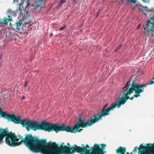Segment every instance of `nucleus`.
Here are the masks:
<instances>
[{
  "instance_id": "obj_1",
  "label": "nucleus",
  "mask_w": 154,
  "mask_h": 154,
  "mask_svg": "<svg viewBox=\"0 0 154 154\" xmlns=\"http://www.w3.org/2000/svg\"><path fill=\"white\" fill-rule=\"evenodd\" d=\"M146 87V85L139 84L134 81L131 82V79H130L127 82L125 86L123 88L122 91L120 93L121 97L116 99L118 107H120L122 105H124L129 99L132 100L134 97H130L129 96L134 91L135 94L134 97L137 98L140 96V93L143 92L144 87Z\"/></svg>"
},
{
  "instance_id": "obj_2",
  "label": "nucleus",
  "mask_w": 154,
  "mask_h": 154,
  "mask_svg": "<svg viewBox=\"0 0 154 154\" xmlns=\"http://www.w3.org/2000/svg\"><path fill=\"white\" fill-rule=\"evenodd\" d=\"M22 126L26 127L27 131H29L30 129L36 131L37 130H44L45 131L50 132L54 131L56 133L60 131H65L68 132L75 133L76 132H81L82 129L79 130L80 127L85 128L88 126H74L71 128L70 126Z\"/></svg>"
},
{
  "instance_id": "obj_3",
  "label": "nucleus",
  "mask_w": 154,
  "mask_h": 154,
  "mask_svg": "<svg viewBox=\"0 0 154 154\" xmlns=\"http://www.w3.org/2000/svg\"><path fill=\"white\" fill-rule=\"evenodd\" d=\"M117 104L116 100L115 102L112 103L110 106L106 109L103 108L100 112L97 114L92 116L89 119H87L86 122L82 120L81 115L79 114L78 122L75 123L74 125H92L101 120L103 116L105 117L109 115L110 111L113 110L116 107L119 108L120 107H118Z\"/></svg>"
},
{
  "instance_id": "obj_4",
  "label": "nucleus",
  "mask_w": 154,
  "mask_h": 154,
  "mask_svg": "<svg viewBox=\"0 0 154 154\" xmlns=\"http://www.w3.org/2000/svg\"><path fill=\"white\" fill-rule=\"evenodd\" d=\"M51 154H72L76 151L81 154L83 152L88 153L90 152V150L87 149L89 148L88 144H86V147H81L75 145L74 147H69L66 146H59L55 142H53Z\"/></svg>"
},
{
  "instance_id": "obj_5",
  "label": "nucleus",
  "mask_w": 154,
  "mask_h": 154,
  "mask_svg": "<svg viewBox=\"0 0 154 154\" xmlns=\"http://www.w3.org/2000/svg\"><path fill=\"white\" fill-rule=\"evenodd\" d=\"M140 10L146 14L148 12H150V15L152 17L148 18L146 21L147 23L144 25V36H154V9L151 8L149 9L146 7H142L140 8Z\"/></svg>"
},
{
  "instance_id": "obj_6",
  "label": "nucleus",
  "mask_w": 154,
  "mask_h": 154,
  "mask_svg": "<svg viewBox=\"0 0 154 154\" xmlns=\"http://www.w3.org/2000/svg\"><path fill=\"white\" fill-rule=\"evenodd\" d=\"M15 124H21V125H60L57 123L53 124L47 122L46 121L44 120L41 122H38L35 121L31 120L27 118L21 119V116L18 115L17 116V119Z\"/></svg>"
},
{
  "instance_id": "obj_7",
  "label": "nucleus",
  "mask_w": 154,
  "mask_h": 154,
  "mask_svg": "<svg viewBox=\"0 0 154 154\" xmlns=\"http://www.w3.org/2000/svg\"><path fill=\"white\" fill-rule=\"evenodd\" d=\"M35 0V5H32L30 4L29 2V0H27L26 1L23 2L22 4V5L23 6L25 4H26V8H28L29 6L34 7L36 5V6L34 8L33 12H34L35 13L39 12L41 9L44 8L45 2L42 1H38V0Z\"/></svg>"
},
{
  "instance_id": "obj_8",
  "label": "nucleus",
  "mask_w": 154,
  "mask_h": 154,
  "mask_svg": "<svg viewBox=\"0 0 154 154\" xmlns=\"http://www.w3.org/2000/svg\"><path fill=\"white\" fill-rule=\"evenodd\" d=\"M1 98H0V100ZM0 117H2L5 119H7L9 121L15 123L17 119V116H16L14 114L10 115L7 113L6 112H3L0 108Z\"/></svg>"
},
{
  "instance_id": "obj_9",
  "label": "nucleus",
  "mask_w": 154,
  "mask_h": 154,
  "mask_svg": "<svg viewBox=\"0 0 154 154\" xmlns=\"http://www.w3.org/2000/svg\"><path fill=\"white\" fill-rule=\"evenodd\" d=\"M22 20L24 21V23L25 25L27 24L30 23L31 20V17L28 11L26 12V14L23 16Z\"/></svg>"
},
{
  "instance_id": "obj_10",
  "label": "nucleus",
  "mask_w": 154,
  "mask_h": 154,
  "mask_svg": "<svg viewBox=\"0 0 154 154\" xmlns=\"http://www.w3.org/2000/svg\"><path fill=\"white\" fill-rule=\"evenodd\" d=\"M17 10L13 11L11 9H10L8 11L7 13L8 18V21H12V16L15 17L17 15Z\"/></svg>"
},
{
  "instance_id": "obj_11",
  "label": "nucleus",
  "mask_w": 154,
  "mask_h": 154,
  "mask_svg": "<svg viewBox=\"0 0 154 154\" xmlns=\"http://www.w3.org/2000/svg\"><path fill=\"white\" fill-rule=\"evenodd\" d=\"M92 150L94 154H101L100 147L97 144L94 145L93 147L92 148Z\"/></svg>"
},
{
  "instance_id": "obj_12",
  "label": "nucleus",
  "mask_w": 154,
  "mask_h": 154,
  "mask_svg": "<svg viewBox=\"0 0 154 154\" xmlns=\"http://www.w3.org/2000/svg\"><path fill=\"white\" fill-rule=\"evenodd\" d=\"M21 21L22 20H20L19 21L17 22L14 25V26L18 30H20L22 29L21 26L22 23Z\"/></svg>"
},
{
  "instance_id": "obj_13",
  "label": "nucleus",
  "mask_w": 154,
  "mask_h": 154,
  "mask_svg": "<svg viewBox=\"0 0 154 154\" xmlns=\"http://www.w3.org/2000/svg\"><path fill=\"white\" fill-rule=\"evenodd\" d=\"M126 151L125 147H123L122 146H120L116 150L117 153L120 154H124Z\"/></svg>"
},
{
  "instance_id": "obj_14",
  "label": "nucleus",
  "mask_w": 154,
  "mask_h": 154,
  "mask_svg": "<svg viewBox=\"0 0 154 154\" xmlns=\"http://www.w3.org/2000/svg\"><path fill=\"white\" fill-rule=\"evenodd\" d=\"M8 18L7 19L6 17H5L2 19L0 21L1 24L6 25L9 21H8Z\"/></svg>"
},
{
  "instance_id": "obj_15",
  "label": "nucleus",
  "mask_w": 154,
  "mask_h": 154,
  "mask_svg": "<svg viewBox=\"0 0 154 154\" xmlns=\"http://www.w3.org/2000/svg\"><path fill=\"white\" fill-rule=\"evenodd\" d=\"M122 45L121 44H119V45L117 47L116 49L115 50V52H117L119 50L122 48Z\"/></svg>"
},
{
  "instance_id": "obj_16",
  "label": "nucleus",
  "mask_w": 154,
  "mask_h": 154,
  "mask_svg": "<svg viewBox=\"0 0 154 154\" xmlns=\"http://www.w3.org/2000/svg\"><path fill=\"white\" fill-rule=\"evenodd\" d=\"M146 148H148V149H149V148H151V149H154V144L153 145V146H148L147 147H145Z\"/></svg>"
},
{
  "instance_id": "obj_17",
  "label": "nucleus",
  "mask_w": 154,
  "mask_h": 154,
  "mask_svg": "<svg viewBox=\"0 0 154 154\" xmlns=\"http://www.w3.org/2000/svg\"><path fill=\"white\" fill-rule=\"evenodd\" d=\"M65 2V1L64 0H61L59 3V5H62V4L64 3Z\"/></svg>"
},
{
  "instance_id": "obj_18",
  "label": "nucleus",
  "mask_w": 154,
  "mask_h": 154,
  "mask_svg": "<svg viewBox=\"0 0 154 154\" xmlns=\"http://www.w3.org/2000/svg\"><path fill=\"white\" fill-rule=\"evenodd\" d=\"M66 27V25H65L63 26L60 28V30H62L64 29V28Z\"/></svg>"
},
{
  "instance_id": "obj_19",
  "label": "nucleus",
  "mask_w": 154,
  "mask_h": 154,
  "mask_svg": "<svg viewBox=\"0 0 154 154\" xmlns=\"http://www.w3.org/2000/svg\"><path fill=\"white\" fill-rule=\"evenodd\" d=\"M137 148V146H136V147H135L134 149L133 150V152H136Z\"/></svg>"
},
{
  "instance_id": "obj_20",
  "label": "nucleus",
  "mask_w": 154,
  "mask_h": 154,
  "mask_svg": "<svg viewBox=\"0 0 154 154\" xmlns=\"http://www.w3.org/2000/svg\"><path fill=\"white\" fill-rule=\"evenodd\" d=\"M28 81H26L24 85V87H26L27 86V84H28Z\"/></svg>"
},
{
  "instance_id": "obj_21",
  "label": "nucleus",
  "mask_w": 154,
  "mask_h": 154,
  "mask_svg": "<svg viewBox=\"0 0 154 154\" xmlns=\"http://www.w3.org/2000/svg\"><path fill=\"white\" fill-rule=\"evenodd\" d=\"M130 1L133 3H135L136 2V1L135 0H131Z\"/></svg>"
},
{
  "instance_id": "obj_22",
  "label": "nucleus",
  "mask_w": 154,
  "mask_h": 154,
  "mask_svg": "<svg viewBox=\"0 0 154 154\" xmlns=\"http://www.w3.org/2000/svg\"><path fill=\"white\" fill-rule=\"evenodd\" d=\"M108 105V104H106L105 105V106L103 107V108H104V109H105L106 107Z\"/></svg>"
},
{
  "instance_id": "obj_23",
  "label": "nucleus",
  "mask_w": 154,
  "mask_h": 154,
  "mask_svg": "<svg viewBox=\"0 0 154 154\" xmlns=\"http://www.w3.org/2000/svg\"><path fill=\"white\" fill-rule=\"evenodd\" d=\"M144 2H148L149 1V0H142Z\"/></svg>"
},
{
  "instance_id": "obj_24",
  "label": "nucleus",
  "mask_w": 154,
  "mask_h": 154,
  "mask_svg": "<svg viewBox=\"0 0 154 154\" xmlns=\"http://www.w3.org/2000/svg\"><path fill=\"white\" fill-rule=\"evenodd\" d=\"M53 35V34L52 33H51L50 34V37H51Z\"/></svg>"
},
{
  "instance_id": "obj_25",
  "label": "nucleus",
  "mask_w": 154,
  "mask_h": 154,
  "mask_svg": "<svg viewBox=\"0 0 154 154\" xmlns=\"http://www.w3.org/2000/svg\"><path fill=\"white\" fill-rule=\"evenodd\" d=\"M18 2V0H14V2Z\"/></svg>"
},
{
  "instance_id": "obj_26",
  "label": "nucleus",
  "mask_w": 154,
  "mask_h": 154,
  "mask_svg": "<svg viewBox=\"0 0 154 154\" xmlns=\"http://www.w3.org/2000/svg\"><path fill=\"white\" fill-rule=\"evenodd\" d=\"M38 1H43V2H45V0H38Z\"/></svg>"
},
{
  "instance_id": "obj_27",
  "label": "nucleus",
  "mask_w": 154,
  "mask_h": 154,
  "mask_svg": "<svg viewBox=\"0 0 154 154\" xmlns=\"http://www.w3.org/2000/svg\"><path fill=\"white\" fill-rule=\"evenodd\" d=\"M61 125H65V124H62Z\"/></svg>"
},
{
  "instance_id": "obj_28",
  "label": "nucleus",
  "mask_w": 154,
  "mask_h": 154,
  "mask_svg": "<svg viewBox=\"0 0 154 154\" xmlns=\"http://www.w3.org/2000/svg\"><path fill=\"white\" fill-rule=\"evenodd\" d=\"M113 2H115L116 0H112Z\"/></svg>"
},
{
  "instance_id": "obj_29",
  "label": "nucleus",
  "mask_w": 154,
  "mask_h": 154,
  "mask_svg": "<svg viewBox=\"0 0 154 154\" xmlns=\"http://www.w3.org/2000/svg\"><path fill=\"white\" fill-rule=\"evenodd\" d=\"M127 154H130L129 152H127Z\"/></svg>"
},
{
  "instance_id": "obj_30",
  "label": "nucleus",
  "mask_w": 154,
  "mask_h": 154,
  "mask_svg": "<svg viewBox=\"0 0 154 154\" xmlns=\"http://www.w3.org/2000/svg\"><path fill=\"white\" fill-rule=\"evenodd\" d=\"M82 146H85L84 144H82Z\"/></svg>"
},
{
  "instance_id": "obj_31",
  "label": "nucleus",
  "mask_w": 154,
  "mask_h": 154,
  "mask_svg": "<svg viewBox=\"0 0 154 154\" xmlns=\"http://www.w3.org/2000/svg\"><path fill=\"white\" fill-rule=\"evenodd\" d=\"M131 154H133V152H131Z\"/></svg>"
},
{
  "instance_id": "obj_32",
  "label": "nucleus",
  "mask_w": 154,
  "mask_h": 154,
  "mask_svg": "<svg viewBox=\"0 0 154 154\" xmlns=\"http://www.w3.org/2000/svg\"><path fill=\"white\" fill-rule=\"evenodd\" d=\"M124 154H125V153H124Z\"/></svg>"
}]
</instances>
